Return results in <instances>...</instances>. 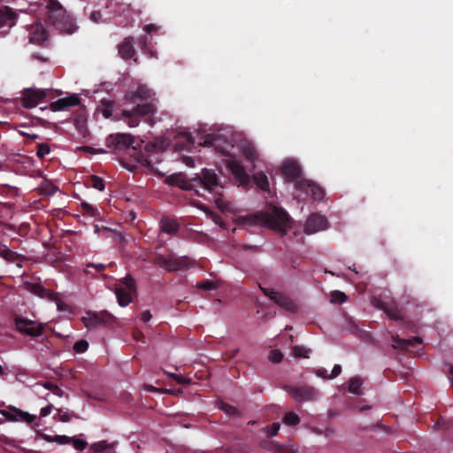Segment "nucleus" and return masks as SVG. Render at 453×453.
Listing matches in <instances>:
<instances>
[{"instance_id": "nucleus-1", "label": "nucleus", "mask_w": 453, "mask_h": 453, "mask_svg": "<svg viewBox=\"0 0 453 453\" xmlns=\"http://www.w3.org/2000/svg\"><path fill=\"white\" fill-rule=\"evenodd\" d=\"M165 182L183 190H194L200 196H204L203 192L212 194L217 208L222 212H232L235 210L234 203L222 194L223 186L219 183V177L213 169L203 168L201 173L193 178H188L182 173H174L169 175Z\"/></svg>"}, {"instance_id": "nucleus-2", "label": "nucleus", "mask_w": 453, "mask_h": 453, "mask_svg": "<svg viewBox=\"0 0 453 453\" xmlns=\"http://www.w3.org/2000/svg\"><path fill=\"white\" fill-rule=\"evenodd\" d=\"M124 100L127 104L135 105L131 110H122L120 117L115 119H122L130 127L139 126L141 118H151L157 111L158 100L156 94L146 85H139L135 90L126 92Z\"/></svg>"}, {"instance_id": "nucleus-3", "label": "nucleus", "mask_w": 453, "mask_h": 453, "mask_svg": "<svg viewBox=\"0 0 453 453\" xmlns=\"http://www.w3.org/2000/svg\"><path fill=\"white\" fill-rule=\"evenodd\" d=\"M235 221L239 226H267L274 231L285 233L287 228L290 226L291 218L284 209L272 205L266 211L240 216Z\"/></svg>"}, {"instance_id": "nucleus-4", "label": "nucleus", "mask_w": 453, "mask_h": 453, "mask_svg": "<svg viewBox=\"0 0 453 453\" xmlns=\"http://www.w3.org/2000/svg\"><path fill=\"white\" fill-rule=\"evenodd\" d=\"M45 9L47 10V22L59 33L72 35L78 29L73 17L58 0H47Z\"/></svg>"}, {"instance_id": "nucleus-5", "label": "nucleus", "mask_w": 453, "mask_h": 453, "mask_svg": "<svg viewBox=\"0 0 453 453\" xmlns=\"http://www.w3.org/2000/svg\"><path fill=\"white\" fill-rule=\"evenodd\" d=\"M134 143V137L129 134H111L106 138V145L109 149L115 152H122L131 149L133 150L132 156L134 157L135 161L142 166H149L150 162L141 150H137Z\"/></svg>"}, {"instance_id": "nucleus-6", "label": "nucleus", "mask_w": 453, "mask_h": 453, "mask_svg": "<svg viewBox=\"0 0 453 453\" xmlns=\"http://www.w3.org/2000/svg\"><path fill=\"white\" fill-rule=\"evenodd\" d=\"M81 321L88 330H94L99 327H111L116 322V318L107 311H87L81 317Z\"/></svg>"}, {"instance_id": "nucleus-7", "label": "nucleus", "mask_w": 453, "mask_h": 453, "mask_svg": "<svg viewBox=\"0 0 453 453\" xmlns=\"http://www.w3.org/2000/svg\"><path fill=\"white\" fill-rule=\"evenodd\" d=\"M155 263L168 272H179L188 269L193 264V261L186 256L176 257L173 254H170L167 256H157Z\"/></svg>"}, {"instance_id": "nucleus-8", "label": "nucleus", "mask_w": 453, "mask_h": 453, "mask_svg": "<svg viewBox=\"0 0 453 453\" xmlns=\"http://www.w3.org/2000/svg\"><path fill=\"white\" fill-rule=\"evenodd\" d=\"M106 7L111 8L115 16L123 19L119 26L127 27L134 25V10L130 4L119 0H107Z\"/></svg>"}, {"instance_id": "nucleus-9", "label": "nucleus", "mask_w": 453, "mask_h": 453, "mask_svg": "<svg viewBox=\"0 0 453 453\" xmlns=\"http://www.w3.org/2000/svg\"><path fill=\"white\" fill-rule=\"evenodd\" d=\"M284 390L290 395L296 402H313L319 398V391L308 385L304 386H284Z\"/></svg>"}, {"instance_id": "nucleus-10", "label": "nucleus", "mask_w": 453, "mask_h": 453, "mask_svg": "<svg viewBox=\"0 0 453 453\" xmlns=\"http://www.w3.org/2000/svg\"><path fill=\"white\" fill-rule=\"evenodd\" d=\"M262 292L268 296L271 300H273L278 306L285 310L289 313H297L298 312V305L295 303V301L286 294L275 291L273 289L263 288L259 286Z\"/></svg>"}, {"instance_id": "nucleus-11", "label": "nucleus", "mask_w": 453, "mask_h": 453, "mask_svg": "<svg viewBox=\"0 0 453 453\" xmlns=\"http://www.w3.org/2000/svg\"><path fill=\"white\" fill-rule=\"evenodd\" d=\"M201 144L206 147H212L216 152L222 155L228 154L233 148V144L228 138L220 134H208Z\"/></svg>"}, {"instance_id": "nucleus-12", "label": "nucleus", "mask_w": 453, "mask_h": 453, "mask_svg": "<svg viewBox=\"0 0 453 453\" xmlns=\"http://www.w3.org/2000/svg\"><path fill=\"white\" fill-rule=\"evenodd\" d=\"M17 330L29 336L38 337L43 334L44 326L27 318L17 317L14 319Z\"/></svg>"}, {"instance_id": "nucleus-13", "label": "nucleus", "mask_w": 453, "mask_h": 453, "mask_svg": "<svg viewBox=\"0 0 453 453\" xmlns=\"http://www.w3.org/2000/svg\"><path fill=\"white\" fill-rule=\"evenodd\" d=\"M47 92L40 88H26L22 92V105L27 108L36 107L46 97Z\"/></svg>"}, {"instance_id": "nucleus-14", "label": "nucleus", "mask_w": 453, "mask_h": 453, "mask_svg": "<svg viewBox=\"0 0 453 453\" xmlns=\"http://www.w3.org/2000/svg\"><path fill=\"white\" fill-rule=\"evenodd\" d=\"M295 188L296 190L311 193L314 200H321L324 197V190L318 184L313 182L312 180L306 179H300L295 183Z\"/></svg>"}, {"instance_id": "nucleus-15", "label": "nucleus", "mask_w": 453, "mask_h": 453, "mask_svg": "<svg viewBox=\"0 0 453 453\" xmlns=\"http://www.w3.org/2000/svg\"><path fill=\"white\" fill-rule=\"evenodd\" d=\"M328 227V222L326 217L313 213L308 218L305 226L304 233L306 234H312L319 231L326 230Z\"/></svg>"}, {"instance_id": "nucleus-16", "label": "nucleus", "mask_w": 453, "mask_h": 453, "mask_svg": "<svg viewBox=\"0 0 453 453\" xmlns=\"http://www.w3.org/2000/svg\"><path fill=\"white\" fill-rule=\"evenodd\" d=\"M394 344L392 347L394 349H400L402 350H407L410 352H418L419 349H415L416 347L421 346L423 341L420 337L415 336L411 339H401L398 335L392 336Z\"/></svg>"}, {"instance_id": "nucleus-17", "label": "nucleus", "mask_w": 453, "mask_h": 453, "mask_svg": "<svg viewBox=\"0 0 453 453\" xmlns=\"http://www.w3.org/2000/svg\"><path fill=\"white\" fill-rule=\"evenodd\" d=\"M281 172L287 180H296V182L298 180L297 179L301 176L302 169L296 162L287 160L281 165Z\"/></svg>"}, {"instance_id": "nucleus-18", "label": "nucleus", "mask_w": 453, "mask_h": 453, "mask_svg": "<svg viewBox=\"0 0 453 453\" xmlns=\"http://www.w3.org/2000/svg\"><path fill=\"white\" fill-rule=\"evenodd\" d=\"M81 100L76 95H73L67 97H62L55 102L50 103V108L52 111H59L68 109L72 106L80 104Z\"/></svg>"}, {"instance_id": "nucleus-19", "label": "nucleus", "mask_w": 453, "mask_h": 453, "mask_svg": "<svg viewBox=\"0 0 453 453\" xmlns=\"http://www.w3.org/2000/svg\"><path fill=\"white\" fill-rule=\"evenodd\" d=\"M48 39V32L42 24H35L31 27L29 41L32 43L42 45Z\"/></svg>"}, {"instance_id": "nucleus-20", "label": "nucleus", "mask_w": 453, "mask_h": 453, "mask_svg": "<svg viewBox=\"0 0 453 453\" xmlns=\"http://www.w3.org/2000/svg\"><path fill=\"white\" fill-rule=\"evenodd\" d=\"M134 39L133 36H127L124 39V41L119 44L118 50L119 56L125 59L128 60L132 58L135 53V50L134 48Z\"/></svg>"}, {"instance_id": "nucleus-21", "label": "nucleus", "mask_w": 453, "mask_h": 453, "mask_svg": "<svg viewBox=\"0 0 453 453\" xmlns=\"http://www.w3.org/2000/svg\"><path fill=\"white\" fill-rule=\"evenodd\" d=\"M380 308L384 311L388 318L394 320H403L404 313L402 308H400L396 303H383Z\"/></svg>"}, {"instance_id": "nucleus-22", "label": "nucleus", "mask_w": 453, "mask_h": 453, "mask_svg": "<svg viewBox=\"0 0 453 453\" xmlns=\"http://www.w3.org/2000/svg\"><path fill=\"white\" fill-rule=\"evenodd\" d=\"M4 415L12 420H22L27 424H31L35 421L36 417L29 414L28 412L23 411L17 408H11L9 411H5Z\"/></svg>"}, {"instance_id": "nucleus-23", "label": "nucleus", "mask_w": 453, "mask_h": 453, "mask_svg": "<svg viewBox=\"0 0 453 453\" xmlns=\"http://www.w3.org/2000/svg\"><path fill=\"white\" fill-rule=\"evenodd\" d=\"M26 288L29 292L42 297L54 300L56 294L38 283H26Z\"/></svg>"}, {"instance_id": "nucleus-24", "label": "nucleus", "mask_w": 453, "mask_h": 453, "mask_svg": "<svg viewBox=\"0 0 453 453\" xmlns=\"http://www.w3.org/2000/svg\"><path fill=\"white\" fill-rule=\"evenodd\" d=\"M159 225L162 232L171 235L177 234L180 229L178 221L167 216L162 217Z\"/></svg>"}, {"instance_id": "nucleus-25", "label": "nucleus", "mask_w": 453, "mask_h": 453, "mask_svg": "<svg viewBox=\"0 0 453 453\" xmlns=\"http://www.w3.org/2000/svg\"><path fill=\"white\" fill-rule=\"evenodd\" d=\"M133 293H135V291H130L128 289H126L122 286H119L115 289V294L117 296L118 303L121 307L127 306L132 302V296L131 295Z\"/></svg>"}, {"instance_id": "nucleus-26", "label": "nucleus", "mask_w": 453, "mask_h": 453, "mask_svg": "<svg viewBox=\"0 0 453 453\" xmlns=\"http://www.w3.org/2000/svg\"><path fill=\"white\" fill-rule=\"evenodd\" d=\"M137 44L144 54H148L150 58L155 57V52L151 46V36L150 35H143L138 38Z\"/></svg>"}, {"instance_id": "nucleus-27", "label": "nucleus", "mask_w": 453, "mask_h": 453, "mask_svg": "<svg viewBox=\"0 0 453 453\" xmlns=\"http://www.w3.org/2000/svg\"><path fill=\"white\" fill-rule=\"evenodd\" d=\"M255 184L263 191H268L270 185L269 180L265 173L263 172H257L253 176Z\"/></svg>"}, {"instance_id": "nucleus-28", "label": "nucleus", "mask_w": 453, "mask_h": 453, "mask_svg": "<svg viewBox=\"0 0 453 453\" xmlns=\"http://www.w3.org/2000/svg\"><path fill=\"white\" fill-rule=\"evenodd\" d=\"M81 212L83 216L89 218H99L100 212L97 208L94 207L90 203L87 202H81Z\"/></svg>"}, {"instance_id": "nucleus-29", "label": "nucleus", "mask_w": 453, "mask_h": 453, "mask_svg": "<svg viewBox=\"0 0 453 453\" xmlns=\"http://www.w3.org/2000/svg\"><path fill=\"white\" fill-rule=\"evenodd\" d=\"M0 256L6 261L12 262V263L17 261L20 257L19 254H18L17 252L13 251L8 248L3 249L0 251Z\"/></svg>"}, {"instance_id": "nucleus-30", "label": "nucleus", "mask_w": 453, "mask_h": 453, "mask_svg": "<svg viewBox=\"0 0 453 453\" xmlns=\"http://www.w3.org/2000/svg\"><path fill=\"white\" fill-rule=\"evenodd\" d=\"M103 106L102 114L105 119H110L112 116L113 101L103 99L101 100Z\"/></svg>"}, {"instance_id": "nucleus-31", "label": "nucleus", "mask_w": 453, "mask_h": 453, "mask_svg": "<svg viewBox=\"0 0 453 453\" xmlns=\"http://www.w3.org/2000/svg\"><path fill=\"white\" fill-rule=\"evenodd\" d=\"M362 386V380L358 377L351 378L349 381V391L355 395H360V388Z\"/></svg>"}, {"instance_id": "nucleus-32", "label": "nucleus", "mask_w": 453, "mask_h": 453, "mask_svg": "<svg viewBox=\"0 0 453 453\" xmlns=\"http://www.w3.org/2000/svg\"><path fill=\"white\" fill-rule=\"evenodd\" d=\"M283 422L287 426H296L300 423V418L296 413L288 411L284 415Z\"/></svg>"}, {"instance_id": "nucleus-33", "label": "nucleus", "mask_w": 453, "mask_h": 453, "mask_svg": "<svg viewBox=\"0 0 453 453\" xmlns=\"http://www.w3.org/2000/svg\"><path fill=\"white\" fill-rule=\"evenodd\" d=\"M88 186H90L99 191H103L105 188L104 180L96 175L90 176V178L88 180Z\"/></svg>"}, {"instance_id": "nucleus-34", "label": "nucleus", "mask_w": 453, "mask_h": 453, "mask_svg": "<svg viewBox=\"0 0 453 453\" xmlns=\"http://www.w3.org/2000/svg\"><path fill=\"white\" fill-rule=\"evenodd\" d=\"M293 355L296 357H304L309 358V352L311 351L309 349L305 348L304 346H294L292 348Z\"/></svg>"}, {"instance_id": "nucleus-35", "label": "nucleus", "mask_w": 453, "mask_h": 453, "mask_svg": "<svg viewBox=\"0 0 453 453\" xmlns=\"http://www.w3.org/2000/svg\"><path fill=\"white\" fill-rule=\"evenodd\" d=\"M122 287L130 291H136L135 280L131 275H127L121 279Z\"/></svg>"}, {"instance_id": "nucleus-36", "label": "nucleus", "mask_w": 453, "mask_h": 453, "mask_svg": "<svg viewBox=\"0 0 453 453\" xmlns=\"http://www.w3.org/2000/svg\"><path fill=\"white\" fill-rule=\"evenodd\" d=\"M273 453H296V449L292 445L275 443Z\"/></svg>"}, {"instance_id": "nucleus-37", "label": "nucleus", "mask_w": 453, "mask_h": 453, "mask_svg": "<svg viewBox=\"0 0 453 453\" xmlns=\"http://www.w3.org/2000/svg\"><path fill=\"white\" fill-rule=\"evenodd\" d=\"M219 408L226 414L231 416H235L239 413L238 410L235 407L222 401L219 403Z\"/></svg>"}, {"instance_id": "nucleus-38", "label": "nucleus", "mask_w": 453, "mask_h": 453, "mask_svg": "<svg viewBox=\"0 0 453 453\" xmlns=\"http://www.w3.org/2000/svg\"><path fill=\"white\" fill-rule=\"evenodd\" d=\"M347 300V296L339 290L331 293V302L335 303H342Z\"/></svg>"}, {"instance_id": "nucleus-39", "label": "nucleus", "mask_w": 453, "mask_h": 453, "mask_svg": "<svg viewBox=\"0 0 453 453\" xmlns=\"http://www.w3.org/2000/svg\"><path fill=\"white\" fill-rule=\"evenodd\" d=\"M50 152V148L47 143L37 144L36 156L39 158H43L46 155Z\"/></svg>"}, {"instance_id": "nucleus-40", "label": "nucleus", "mask_w": 453, "mask_h": 453, "mask_svg": "<svg viewBox=\"0 0 453 453\" xmlns=\"http://www.w3.org/2000/svg\"><path fill=\"white\" fill-rule=\"evenodd\" d=\"M88 348V342L86 340L77 341L73 344V350L76 353H84Z\"/></svg>"}, {"instance_id": "nucleus-41", "label": "nucleus", "mask_w": 453, "mask_h": 453, "mask_svg": "<svg viewBox=\"0 0 453 453\" xmlns=\"http://www.w3.org/2000/svg\"><path fill=\"white\" fill-rule=\"evenodd\" d=\"M70 443L73 444V446L74 447L75 449L80 450V451L84 450L88 446V442L86 441L76 438V437H72Z\"/></svg>"}, {"instance_id": "nucleus-42", "label": "nucleus", "mask_w": 453, "mask_h": 453, "mask_svg": "<svg viewBox=\"0 0 453 453\" xmlns=\"http://www.w3.org/2000/svg\"><path fill=\"white\" fill-rule=\"evenodd\" d=\"M58 412L59 420L64 423L69 422L73 418L76 417L74 412L63 411L62 409H58Z\"/></svg>"}, {"instance_id": "nucleus-43", "label": "nucleus", "mask_w": 453, "mask_h": 453, "mask_svg": "<svg viewBox=\"0 0 453 453\" xmlns=\"http://www.w3.org/2000/svg\"><path fill=\"white\" fill-rule=\"evenodd\" d=\"M41 189L42 195L52 196L56 193L58 188L54 186L52 183H46L45 185L42 186Z\"/></svg>"}, {"instance_id": "nucleus-44", "label": "nucleus", "mask_w": 453, "mask_h": 453, "mask_svg": "<svg viewBox=\"0 0 453 453\" xmlns=\"http://www.w3.org/2000/svg\"><path fill=\"white\" fill-rule=\"evenodd\" d=\"M269 359L273 363H280L283 359V354L278 349H273L269 353Z\"/></svg>"}, {"instance_id": "nucleus-45", "label": "nucleus", "mask_w": 453, "mask_h": 453, "mask_svg": "<svg viewBox=\"0 0 453 453\" xmlns=\"http://www.w3.org/2000/svg\"><path fill=\"white\" fill-rule=\"evenodd\" d=\"M196 286L198 288H201L203 290H211L216 288V284L212 280H209L198 282Z\"/></svg>"}, {"instance_id": "nucleus-46", "label": "nucleus", "mask_w": 453, "mask_h": 453, "mask_svg": "<svg viewBox=\"0 0 453 453\" xmlns=\"http://www.w3.org/2000/svg\"><path fill=\"white\" fill-rule=\"evenodd\" d=\"M280 428V423H273L271 426H266L265 430L269 437H273L278 434Z\"/></svg>"}, {"instance_id": "nucleus-47", "label": "nucleus", "mask_w": 453, "mask_h": 453, "mask_svg": "<svg viewBox=\"0 0 453 453\" xmlns=\"http://www.w3.org/2000/svg\"><path fill=\"white\" fill-rule=\"evenodd\" d=\"M243 152H244V155L246 156V157L250 160H254L257 156V150H255V148H253L251 146L245 148Z\"/></svg>"}, {"instance_id": "nucleus-48", "label": "nucleus", "mask_w": 453, "mask_h": 453, "mask_svg": "<svg viewBox=\"0 0 453 453\" xmlns=\"http://www.w3.org/2000/svg\"><path fill=\"white\" fill-rule=\"evenodd\" d=\"M72 437L67 435H54V441L58 444H69Z\"/></svg>"}, {"instance_id": "nucleus-49", "label": "nucleus", "mask_w": 453, "mask_h": 453, "mask_svg": "<svg viewBox=\"0 0 453 453\" xmlns=\"http://www.w3.org/2000/svg\"><path fill=\"white\" fill-rule=\"evenodd\" d=\"M239 349H234L224 352L222 355L224 361H229L233 359L237 355Z\"/></svg>"}, {"instance_id": "nucleus-50", "label": "nucleus", "mask_w": 453, "mask_h": 453, "mask_svg": "<svg viewBox=\"0 0 453 453\" xmlns=\"http://www.w3.org/2000/svg\"><path fill=\"white\" fill-rule=\"evenodd\" d=\"M169 376L171 378H173L180 385H184V384H188L189 383V380L188 379L181 377V376H180L178 374L169 373Z\"/></svg>"}, {"instance_id": "nucleus-51", "label": "nucleus", "mask_w": 453, "mask_h": 453, "mask_svg": "<svg viewBox=\"0 0 453 453\" xmlns=\"http://www.w3.org/2000/svg\"><path fill=\"white\" fill-rule=\"evenodd\" d=\"M89 19L94 23H100L102 21V13L100 11H94L89 15Z\"/></svg>"}, {"instance_id": "nucleus-52", "label": "nucleus", "mask_w": 453, "mask_h": 453, "mask_svg": "<svg viewBox=\"0 0 453 453\" xmlns=\"http://www.w3.org/2000/svg\"><path fill=\"white\" fill-rule=\"evenodd\" d=\"M275 443H276L275 441H261L260 446L263 449L273 452V449L275 447Z\"/></svg>"}, {"instance_id": "nucleus-53", "label": "nucleus", "mask_w": 453, "mask_h": 453, "mask_svg": "<svg viewBox=\"0 0 453 453\" xmlns=\"http://www.w3.org/2000/svg\"><path fill=\"white\" fill-rule=\"evenodd\" d=\"M159 29V27L155 24H148L143 27V31L147 35H151L153 32H157Z\"/></svg>"}, {"instance_id": "nucleus-54", "label": "nucleus", "mask_w": 453, "mask_h": 453, "mask_svg": "<svg viewBox=\"0 0 453 453\" xmlns=\"http://www.w3.org/2000/svg\"><path fill=\"white\" fill-rule=\"evenodd\" d=\"M342 372V366L340 365H334L332 372L329 375V379H334L339 376Z\"/></svg>"}, {"instance_id": "nucleus-55", "label": "nucleus", "mask_w": 453, "mask_h": 453, "mask_svg": "<svg viewBox=\"0 0 453 453\" xmlns=\"http://www.w3.org/2000/svg\"><path fill=\"white\" fill-rule=\"evenodd\" d=\"M316 374H317V376H319L320 378L330 380L329 379L330 374H328L327 370L325 368H319V369L316 370Z\"/></svg>"}, {"instance_id": "nucleus-56", "label": "nucleus", "mask_w": 453, "mask_h": 453, "mask_svg": "<svg viewBox=\"0 0 453 453\" xmlns=\"http://www.w3.org/2000/svg\"><path fill=\"white\" fill-rule=\"evenodd\" d=\"M52 409H53V406L51 404H49V405L42 408L41 411H40L41 417H46V416L50 415Z\"/></svg>"}, {"instance_id": "nucleus-57", "label": "nucleus", "mask_w": 453, "mask_h": 453, "mask_svg": "<svg viewBox=\"0 0 453 453\" xmlns=\"http://www.w3.org/2000/svg\"><path fill=\"white\" fill-rule=\"evenodd\" d=\"M151 317H152L151 313L149 311H144L141 314V319L143 322H149L150 320Z\"/></svg>"}, {"instance_id": "nucleus-58", "label": "nucleus", "mask_w": 453, "mask_h": 453, "mask_svg": "<svg viewBox=\"0 0 453 453\" xmlns=\"http://www.w3.org/2000/svg\"><path fill=\"white\" fill-rule=\"evenodd\" d=\"M88 267H94L96 271L101 272L105 269L104 264H90Z\"/></svg>"}, {"instance_id": "nucleus-59", "label": "nucleus", "mask_w": 453, "mask_h": 453, "mask_svg": "<svg viewBox=\"0 0 453 453\" xmlns=\"http://www.w3.org/2000/svg\"><path fill=\"white\" fill-rule=\"evenodd\" d=\"M84 150L88 151L90 153L96 154V153H105L106 151L104 150H95L91 147L86 146L83 148Z\"/></svg>"}, {"instance_id": "nucleus-60", "label": "nucleus", "mask_w": 453, "mask_h": 453, "mask_svg": "<svg viewBox=\"0 0 453 453\" xmlns=\"http://www.w3.org/2000/svg\"><path fill=\"white\" fill-rule=\"evenodd\" d=\"M19 134L24 136V137H28L29 139L31 140H36L39 138V135L36 134H30L28 133H26V132H23V131H20Z\"/></svg>"}, {"instance_id": "nucleus-61", "label": "nucleus", "mask_w": 453, "mask_h": 453, "mask_svg": "<svg viewBox=\"0 0 453 453\" xmlns=\"http://www.w3.org/2000/svg\"><path fill=\"white\" fill-rule=\"evenodd\" d=\"M233 172L236 174V175H239L241 176L242 174L244 173V170L243 168L239 165H236L234 168H233Z\"/></svg>"}, {"instance_id": "nucleus-62", "label": "nucleus", "mask_w": 453, "mask_h": 453, "mask_svg": "<svg viewBox=\"0 0 453 453\" xmlns=\"http://www.w3.org/2000/svg\"><path fill=\"white\" fill-rule=\"evenodd\" d=\"M32 58H33V59H37V60H39V61H41V62H42V63H46V62H48V58H44V57H42V56H41V55H39V54H37V53H34V54L32 55Z\"/></svg>"}, {"instance_id": "nucleus-63", "label": "nucleus", "mask_w": 453, "mask_h": 453, "mask_svg": "<svg viewBox=\"0 0 453 453\" xmlns=\"http://www.w3.org/2000/svg\"><path fill=\"white\" fill-rule=\"evenodd\" d=\"M334 433L333 428L327 427L325 430H323V435L326 437H330Z\"/></svg>"}, {"instance_id": "nucleus-64", "label": "nucleus", "mask_w": 453, "mask_h": 453, "mask_svg": "<svg viewBox=\"0 0 453 453\" xmlns=\"http://www.w3.org/2000/svg\"><path fill=\"white\" fill-rule=\"evenodd\" d=\"M6 19V15L0 10V27L5 24Z\"/></svg>"}]
</instances>
